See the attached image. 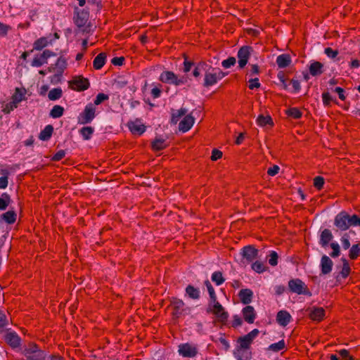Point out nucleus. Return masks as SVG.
Listing matches in <instances>:
<instances>
[{"instance_id": "nucleus-1", "label": "nucleus", "mask_w": 360, "mask_h": 360, "mask_svg": "<svg viewBox=\"0 0 360 360\" xmlns=\"http://www.w3.org/2000/svg\"><path fill=\"white\" fill-rule=\"evenodd\" d=\"M334 224L341 231H346L350 226H360V217L356 214L349 216L346 212H341L336 215Z\"/></svg>"}, {"instance_id": "nucleus-2", "label": "nucleus", "mask_w": 360, "mask_h": 360, "mask_svg": "<svg viewBox=\"0 0 360 360\" xmlns=\"http://www.w3.org/2000/svg\"><path fill=\"white\" fill-rule=\"evenodd\" d=\"M205 72L203 82L205 87H210L216 84L219 80H221L227 75L221 70L212 68L209 65Z\"/></svg>"}, {"instance_id": "nucleus-3", "label": "nucleus", "mask_w": 360, "mask_h": 360, "mask_svg": "<svg viewBox=\"0 0 360 360\" xmlns=\"http://www.w3.org/2000/svg\"><path fill=\"white\" fill-rule=\"evenodd\" d=\"M22 354L27 360H45V354L39 346L34 342H30L23 349Z\"/></svg>"}, {"instance_id": "nucleus-4", "label": "nucleus", "mask_w": 360, "mask_h": 360, "mask_svg": "<svg viewBox=\"0 0 360 360\" xmlns=\"http://www.w3.org/2000/svg\"><path fill=\"white\" fill-rule=\"evenodd\" d=\"M160 81L163 83L173 84L174 86H180L187 82V77L185 76L178 77L172 71H163L159 78Z\"/></svg>"}, {"instance_id": "nucleus-5", "label": "nucleus", "mask_w": 360, "mask_h": 360, "mask_svg": "<svg viewBox=\"0 0 360 360\" xmlns=\"http://www.w3.org/2000/svg\"><path fill=\"white\" fill-rule=\"evenodd\" d=\"M288 288L290 292L297 295H311L307 285L299 278H293L288 281Z\"/></svg>"}, {"instance_id": "nucleus-6", "label": "nucleus", "mask_w": 360, "mask_h": 360, "mask_svg": "<svg viewBox=\"0 0 360 360\" xmlns=\"http://www.w3.org/2000/svg\"><path fill=\"white\" fill-rule=\"evenodd\" d=\"M96 108L92 103L85 106L82 112L78 117V122L82 124L90 123L95 117Z\"/></svg>"}, {"instance_id": "nucleus-7", "label": "nucleus", "mask_w": 360, "mask_h": 360, "mask_svg": "<svg viewBox=\"0 0 360 360\" xmlns=\"http://www.w3.org/2000/svg\"><path fill=\"white\" fill-rule=\"evenodd\" d=\"M70 88L77 91H82L90 86L89 81L82 76H76L69 82Z\"/></svg>"}, {"instance_id": "nucleus-8", "label": "nucleus", "mask_w": 360, "mask_h": 360, "mask_svg": "<svg viewBox=\"0 0 360 360\" xmlns=\"http://www.w3.org/2000/svg\"><path fill=\"white\" fill-rule=\"evenodd\" d=\"M252 51L253 49L250 46H243L239 49L237 57L238 59V68L240 69H243L245 67Z\"/></svg>"}, {"instance_id": "nucleus-9", "label": "nucleus", "mask_w": 360, "mask_h": 360, "mask_svg": "<svg viewBox=\"0 0 360 360\" xmlns=\"http://www.w3.org/2000/svg\"><path fill=\"white\" fill-rule=\"evenodd\" d=\"M178 352L183 357L193 358L198 354V348L190 343H183L179 345Z\"/></svg>"}, {"instance_id": "nucleus-10", "label": "nucleus", "mask_w": 360, "mask_h": 360, "mask_svg": "<svg viewBox=\"0 0 360 360\" xmlns=\"http://www.w3.org/2000/svg\"><path fill=\"white\" fill-rule=\"evenodd\" d=\"M259 331L258 329H253L247 335L240 337L238 339V342L242 349H248L252 344L253 340L259 335Z\"/></svg>"}, {"instance_id": "nucleus-11", "label": "nucleus", "mask_w": 360, "mask_h": 360, "mask_svg": "<svg viewBox=\"0 0 360 360\" xmlns=\"http://www.w3.org/2000/svg\"><path fill=\"white\" fill-rule=\"evenodd\" d=\"M55 56V53L50 50H44L41 54L34 56L32 61V66L41 67L44 64L47 63V60L51 56Z\"/></svg>"}, {"instance_id": "nucleus-12", "label": "nucleus", "mask_w": 360, "mask_h": 360, "mask_svg": "<svg viewBox=\"0 0 360 360\" xmlns=\"http://www.w3.org/2000/svg\"><path fill=\"white\" fill-rule=\"evenodd\" d=\"M209 311L214 314L223 324L228 320L229 314L219 302L212 304V309Z\"/></svg>"}, {"instance_id": "nucleus-13", "label": "nucleus", "mask_w": 360, "mask_h": 360, "mask_svg": "<svg viewBox=\"0 0 360 360\" xmlns=\"http://www.w3.org/2000/svg\"><path fill=\"white\" fill-rule=\"evenodd\" d=\"M241 255L247 262L251 263L257 258L258 250L252 245H247L243 248Z\"/></svg>"}, {"instance_id": "nucleus-14", "label": "nucleus", "mask_w": 360, "mask_h": 360, "mask_svg": "<svg viewBox=\"0 0 360 360\" xmlns=\"http://www.w3.org/2000/svg\"><path fill=\"white\" fill-rule=\"evenodd\" d=\"M242 314L244 321L249 324L255 322L257 317V313L252 306L247 305L242 309Z\"/></svg>"}, {"instance_id": "nucleus-15", "label": "nucleus", "mask_w": 360, "mask_h": 360, "mask_svg": "<svg viewBox=\"0 0 360 360\" xmlns=\"http://www.w3.org/2000/svg\"><path fill=\"white\" fill-rule=\"evenodd\" d=\"M5 341L12 348H18L20 346L21 339L15 332L7 333L5 335Z\"/></svg>"}, {"instance_id": "nucleus-16", "label": "nucleus", "mask_w": 360, "mask_h": 360, "mask_svg": "<svg viewBox=\"0 0 360 360\" xmlns=\"http://www.w3.org/2000/svg\"><path fill=\"white\" fill-rule=\"evenodd\" d=\"M195 119L191 115H186L179 124V129L182 132L188 131L193 125Z\"/></svg>"}, {"instance_id": "nucleus-17", "label": "nucleus", "mask_w": 360, "mask_h": 360, "mask_svg": "<svg viewBox=\"0 0 360 360\" xmlns=\"http://www.w3.org/2000/svg\"><path fill=\"white\" fill-rule=\"evenodd\" d=\"M333 262L326 255H323L321 259L320 267L323 274H328L333 269Z\"/></svg>"}, {"instance_id": "nucleus-18", "label": "nucleus", "mask_w": 360, "mask_h": 360, "mask_svg": "<svg viewBox=\"0 0 360 360\" xmlns=\"http://www.w3.org/2000/svg\"><path fill=\"white\" fill-rule=\"evenodd\" d=\"M291 315L285 310H281L277 313L276 321L281 326H286L291 321Z\"/></svg>"}, {"instance_id": "nucleus-19", "label": "nucleus", "mask_w": 360, "mask_h": 360, "mask_svg": "<svg viewBox=\"0 0 360 360\" xmlns=\"http://www.w3.org/2000/svg\"><path fill=\"white\" fill-rule=\"evenodd\" d=\"M27 93V91L25 87H16L14 90L13 94L11 96V99L18 105L21 101L27 100L25 96Z\"/></svg>"}, {"instance_id": "nucleus-20", "label": "nucleus", "mask_w": 360, "mask_h": 360, "mask_svg": "<svg viewBox=\"0 0 360 360\" xmlns=\"http://www.w3.org/2000/svg\"><path fill=\"white\" fill-rule=\"evenodd\" d=\"M184 305L185 304L181 300L174 298L171 302L173 316L178 318L182 314Z\"/></svg>"}, {"instance_id": "nucleus-21", "label": "nucleus", "mask_w": 360, "mask_h": 360, "mask_svg": "<svg viewBox=\"0 0 360 360\" xmlns=\"http://www.w3.org/2000/svg\"><path fill=\"white\" fill-rule=\"evenodd\" d=\"M309 316L312 321L320 322L325 317V310L323 307H313Z\"/></svg>"}, {"instance_id": "nucleus-22", "label": "nucleus", "mask_w": 360, "mask_h": 360, "mask_svg": "<svg viewBox=\"0 0 360 360\" xmlns=\"http://www.w3.org/2000/svg\"><path fill=\"white\" fill-rule=\"evenodd\" d=\"M89 20V13L84 10L78 12L77 15L75 17V25L81 28L85 26L86 23Z\"/></svg>"}, {"instance_id": "nucleus-23", "label": "nucleus", "mask_w": 360, "mask_h": 360, "mask_svg": "<svg viewBox=\"0 0 360 360\" xmlns=\"http://www.w3.org/2000/svg\"><path fill=\"white\" fill-rule=\"evenodd\" d=\"M129 129L130 131L133 134L136 135H141L143 134L146 131V127L144 124H141L140 122L136 121V122H131L128 124Z\"/></svg>"}, {"instance_id": "nucleus-24", "label": "nucleus", "mask_w": 360, "mask_h": 360, "mask_svg": "<svg viewBox=\"0 0 360 360\" xmlns=\"http://www.w3.org/2000/svg\"><path fill=\"white\" fill-rule=\"evenodd\" d=\"M276 62L279 68H285L291 64L292 58L289 54L283 53L277 56Z\"/></svg>"}, {"instance_id": "nucleus-25", "label": "nucleus", "mask_w": 360, "mask_h": 360, "mask_svg": "<svg viewBox=\"0 0 360 360\" xmlns=\"http://www.w3.org/2000/svg\"><path fill=\"white\" fill-rule=\"evenodd\" d=\"M238 296L243 304L248 305L252 300L253 292L248 288L242 289L239 292Z\"/></svg>"}, {"instance_id": "nucleus-26", "label": "nucleus", "mask_w": 360, "mask_h": 360, "mask_svg": "<svg viewBox=\"0 0 360 360\" xmlns=\"http://www.w3.org/2000/svg\"><path fill=\"white\" fill-rule=\"evenodd\" d=\"M309 70L313 77L321 75L323 72V65L319 61L312 62L309 67Z\"/></svg>"}, {"instance_id": "nucleus-27", "label": "nucleus", "mask_w": 360, "mask_h": 360, "mask_svg": "<svg viewBox=\"0 0 360 360\" xmlns=\"http://www.w3.org/2000/svg\"><path fill=\"white\" fill-rule=\"evenodd\" d=\"M333 236L330 230L325 229L320 235L319 244L321 247H326L330 241L333 239Z\"/></svg>"}, {"instance_id": "nucleus-28", "label": "nucleus", "mask_w": 360, "mask_h": 360, "mask_svg": "<svg viewBox=\"0 0 360 360\" xmlns=\"http://www.w3.org/2000/svg\"><path fill=\"white\" fill-rule=\"evenodd\" d=\"M107 55L105 53H100L96 56L93 61L94 68L96 70L101 69L105 64Z\"/></svg>"}, {"instance_id": "nucleus-29", "label": "nucleus", "mask_w": 360, "mask_h": 360, "mask_svg": "<svg viewBox=\"0 0 360 360\" xmlns=\"http://www.w3.org/2000/svg\"><path fill=\"white\" fill-rule=\"evenodd\" d=\"M49 44H51V40H49L46 37H42L34 41L33 44V49L41 51L46 47Z\"/></svg>"}, {"instance_id": "nucleus-30", "label": "nucleus", "mask_w": 360, "mask_h": 360, "mask_svg": "<svg viewBox=\"0 0 360 360\" xmlns=\"http://www.w3.org/2000/svg\"><path fill=\"white\" fill-rule=\"evenodd\" d=\"M167 147L166 140L162 138H155L151 142V148L154 151L162 150Z\"/></svg>"}, {"instance_id": "nucleus-31", "label": "nucleus", "mask_w": 360, "mask_h": 360, "mask_svg": "<svg viewBox=\"0 0 360 360\" xmlns=\"http://www.w3.org/2000/svg\"><path fill=\"white\" fill-rule=\"evenodd\" d=\"M186 294L193 300H198L200 297V291L198 288H195L192 285H188L186 286Z\"/></svg>"}, {"instance_id": "nucleus-32", "label": "nucleus", "mask_w": 360, "mask_h": 360, "mask_svg": "<svg viewBox=\"0 0 360 360\" xmlns=\"http://www.w3.org/2000/svg\"><path fill=\"white\" fill-rule=\"evenodd\" d=\"M187 110L184 108H181L179 110H172L171 122L176 124L183 116H186Z\"/></svg>"}, {"instance_id": "nucleus-33", "label": "nucleus", "mask_w": 360, "mask_h": 360, "mask_svg": "<svg viewBox=\"0 0 360 360\" xmlns=\"http://www.w3.org/2000/svg\"><path fill=\"white\" fill-rule=\"evenodd\" d=\"M53 127L51 124L46 125L39 135V139L42 141H48L52 136Z\"/></svg>"}, {"instance_id": "nucleus-34", "label": "nucleus", "mask_w": 360, "mask_h": 360, "mask_svg": "<svg viewBox=\"0 0 360 360\" xmlns=\"http://www.w3.org/2000/svg\"><path fill=\"white\" fill-rule=\"evenodd\" d=\"M342 270L339 273V275L337 276L338 279L340 277H341L342 278H347L351 272V269H350L349 264L348 261L346 259L342 258Z\"/></svg>"}, {"instance_id": "nucleus-35", "label": "nucleus", "mask_w": 360, "mask_h": 360, "mask_svg": "<svg viewBox=\"0 0 360 360\" xmlns=\"http://www.w3.org/2000/svg\"><path fill=\"white\" fill-rule=\"evenodd\" d=\"M16 217V213L13 210H9L1 215L2 219L8 224L15 223Z\"/></svg>"}, {"instance_id": "nucleus-36", "label": "nucleus", "mask_w": 360, "mask_h": 360, "mask_svg": "<svg viewBox=\"0 0 360 360\" xmlns=\"http://www.w3.org/2000/svg\"><path fill=\"white\" fill-rule=\"evenodd\" d=\"M63 96V91L60 87L54 88L49 91L48 98L50 101H56L60 98Z\"/></svg>"}, {"instance_id": "nucleus-37", "label": "nucleus", "mask_w": 360, "mask_h": 360, "mask_svg": "<svg viewBox=\"0 0 360 360\" xmlns=\"http://www.w3.org/2000/svg\"><path fill=\"white\" fill-rule=\"evenodd\" d=\"M63 113H64L63 107H62L59 105H56L51 110L49 115L53 118H59L63 116Z\"/></svg>"}, {"instance_id": "nucleus-38", "label": "nucleus", "mask_w": 360, "mask_h": 360, "mask_svg": "<svg viewBox=\"0 0 360 360\" xmlns=\"http://www.w3.org/2000/svg\"><path fill=\"white\" fill-rule=\"evenodd\" d=\"M324 53L330 59L334 61H340V58L338 57L339 54V51L338 50H334L330 47H326L324 49Z\"/></svg>"}, {"instance_id": "nucleus-39", "label": "nucleus", "mask_w": 360, "mask_h": 360, "mask_svg": "<svg viewBox=\"0 0 360 360\" xmlns=\"http://www.w3.org/2000/svg\"><path fill=\"white\" fill-rule=\"evenodd\" d=\"M257 123L258 125L261 127H264L268 124L271 125L273 124L272 119L270 116H264L263 115H260L257 118Z\"/></svg>"}, {"instance_id": "nucleus-40", "label": "nucleus", "mask_w": 360, "mask_h": 360, "mask_svg": "<svg viewBox=\"0 0 360 360\" xmlns=\"http://www.w3.org/2000/svg\"><path fill=\"white\" fill-rule=\"evenodd\" d=\"M0 173L4 175L3 176L0 177V188L4 189L8 186L9 172L7 169H2L0 170Z\"/></svg>"}, {"instance_id": "nucleus-41", "label": "nucleus", "mask_w": 360, "mask_h": 360, "mask_svg": "<svg viewBox=\"0 0 360 360\" xmlns=\"http://www.w3.org/2000/svg\"><path fill=\"white\" fill-rule=\"evenodd\" d=\"M208 67V64L205 62L201 61L197 63L193 71V75L195 77H198L200 75L201 71H205L206 68Z\"/></svg>"}, {"instance_id": "nucleus-42", "label": "nucleus", "mask_w": 360, "mask_h": 360, "mask_svg": "<svg viewBox=\"0 0 360 360\" xmlns=\"http://www.w3.org/2000/svg\"><path fill=\"white\" fill-rule=\"evenodd\" d=\"M10 202H11L10 195L6 193H2L1 196L0 197V210H5L6 209V207L8 206V205L10 204Z\"/></svg>"}, {"instance_id": "nucleus-43", "label": "nucleus", "mask_w": 360, "mask_h": 360, "mask_svg": "<svg viewBox=\"0 0 360 360\" xmlns=\"http://www.w3.org/2000/svg\"><path fill=\"white\" fill-rule=\"evenodd\" d=\"M285 347V343L284 340H281L278 342L273 343L270 345L268 347V350L272 351L274 352H278L281 350H283Z\"/></svg>"}, {"instance_id": "nucleus-44", "label": "nucleus", "mask_w": 360, "mask_h": 360, "mask_svg": "<svg viewBox=\"0 0 360 360\" xmlns=\"http://www.w3.org/2000/svg\"><path fill=\"white\" fill-rule=\"evenodd\" d=\"M211 278L217 285H220L225 281V278H224L222 273L219 271L212 273Z\"/></svg>"}, {"instance_id": "nucleus-45", "label": "nucleus", "mask_w": 360, "mask_h": 360, "mask_svg": "<svg viewBox=\"0 0 360 360\" xmlns=\"http://www.w3.org/2000/svg\"><path fill=\"white\" fill-rule=\"evenodd\" d=\"M360 255V245H353L349 250V257L351 259H356Z\"/></svg>"}, {"instance_id": "nucleus-46", "label": "nucleus", "mask_w": 360, "mask_h": 360, "mask_svg": "<svg viewBox=\"0 0 360 360\" xmlns=\"http://www.w3.org/2000/svg\"><path fill=\"white\" fill-rule=\"evenodd\" d=\"M79 132L84 140H89L94 133V128L91 127H84L79 130Z\"/></svg>"}, {"instance_id": "nucleus-47", "label": "nucleus", "mask_w": 360, "mask_h": 360, "mask_svg": "<svg viewBox=\"0 0 360 360\" xmlns=\"http://www.w3.org/2000/svg\"><path fill=\"white\" fill-rule=\"evenodd\" d=\"M252 269L257 273L261 274L264 272L267 267L260 261H256L252 264Z\"/></svg>"}, {"instance_id": "nucleus-48", "label": "nucleus", "mask_w": 360, "mask_h": 360, "mask_svg": "<svg viewBox=\"0 0 360 360\" xmlns=\"http://www.w3.org/2000/svg\"><path fill=\"white\" fill-rule=\"evenodd\" d=\"M288 116L293 119H300L302 113L297 108H290L286 110Z\"/></svg>"}, {"instance_id": "nucleus-49", "label": "nucleus", "mask_w": 360, "mask_h": 360, "mask_svg": "<svg viewBox=\"0 0 360 360\" xmlns=\"http://www.w3.org/2000/svg\"><path fill=\"white\" fill-rule=\"evenodd\" d=\"M18 105L15 103L13 100L6 103L2 111L4 114H9L14 109L17 108Z\"/></svg>"}, {"instance_id": "nucleus-50", "label": "nucleus", "mask_w": 360, "mask_h": 360, "mask_svg": "<svg viewBox=\"0 0 360 360\" xmlns=\"http://www.w3.org/2000/svg\"><path fill=\"white\" fill-rule=\"evenodd\" d=\"M324 178L321 176H317L314 179V186L318 190L321 191L324 185Z\"/></svg>"}, {"instance_id": "nucleus-51", "label": "nucleus", "mask_w": 360, "mask_h": 360, "mask_svg": "<svg viewBox=\"0 0 360 360\" xmlns=\"http://www.w3.org/2000/svg\"><path fill=\"white\" fill-rule=\"evenodd\" d=\"M236 58H234L233 56H230L227 59L224 60L221 62V65L223 68L227 69V68H230L231 66H233L236 64Z\"/></svg>"}, {"instance_id": "nucleus-52", "label": "nucleus", "mask_w": 360, "mask_h": 360, "mask_svg": "<svg viewBox=\"0 0 360 360\" xmlns=\"http://www.w3.org/2000/svg\"><path fill=\"white\" fill-rule=\"evenodd\" d=\"M269 257V264L272 266H276L278 264V255L277 252L272 250L270 252Z\"/></svg>"}, {"instance_id": "nucleus-53", "label": "nucleus", "mask_w": 360, "mask_h": 360, "mask_svg": "<svg viewBox=\"0 0 360 360\" xmlns=\"http://www.w3.org/2000/svg\"><path fill=\"white\" fill-rule=\"evenodd\" d=\"M330 248L333 249V252L330 254L331 257H338L340 254V245L338 243H331Z\"/></svg>"}, {"instance_id": "nucleus-54", "label": "nucleus", "mask_w": 360, "mask_h": 360, "mask_svg": "<svg viewBox=\"0 0 360 360\" xmlns=\"http://www.w3.org/2000/svg\"><path fill=\"white\" fill-rule=\"evenodd\" d=\"M343 249L347 250L350 247L349 236V233H345L340 239Z\"/></svg>"}, {"instance_id": "nucleus-55", "label": "nucleus", "mask_w": 360, "mask_h": 360, "mask_svg": "<svg viewBox=\"0 0 360 360\" xmlns=\"http://www.w3.org/2000/svg\"><path fill=\"white\" fill-rule=\"evenodd\" d=\"M108 98H109L108 95L105 94L103 93H99L97 94V96L94 100V104L96 105H98L103 101L108 100Z\"/></svg>"}, {"instance_id": "nucleus-56", "label": "nucleus", "mask_w": 360, "mask_h": 360, "mask_svg": "<svg viewBox=\"0 0 360 360\" xmlns=\"http://www.w3.org/2000/svg\"><path fill=\"white\" fill-rule=\"evenodd\" d=\"M340 356L342 357V360H354V358L349 355V352L347 349H342L338 352Z\"/></svg>"}, {"instance_id": "nucleus-57", "label": "nucleus", "mask_w": 360, "mask_h": 360, "mask_svg": "<svg viewBox=\"0 0 360 360\" xmlns=\"http://www.w3.org/2000/svg\"><path fill=\"white\" fill-rule=\"evenodd\" d=\"M249 85L248 87L250 89L252 90L254 89H259L261 86L259 79L255 77L254 79H250L248 81Z\"/></svg>"}, {"instance_id": "nucleus-58", "label": "nucleus", "mask_w": 360, "mask_h": 360, "mask_svg": "<svg viewBox=\"0 0 360 360\" xmlns=\"http://www.w3.org/2000/svg\"><path fill=\"white\" fill-rule=\"evenodd\" d=\"M323 103L325 106L330 105V102L333 101L332 96L328 92H323L322 94Z\"/></svg>"}, {"instance_id": "nucleus-59", "label": "nucleus", "mask_w": 360, "mask_h": 360, "mask_svg": "<svg viewBox=\"0 0 360 360\" xmlns=\"http://www.w3.org/2000/svg\"><path fill=\"white\" fill-rule=\"evenodd\" d=\"M65 155V151L64 150H58L54 155L51 158V160L54 162L60 161L62 160Z\"/></svg>"}, {"instance_id": "nucleus-60", "label": "nucleus", "mask_w": 360, "mask_h": 360, "mask_svg": "<svg viewBox=\"0 0 360 360\" xmlns=\"http://www.w3.org/2000/svg\"><path fill=\"white\" fill-rule=\"evenodd\" d=\"M193 65V63L192 61L188 60L187 56L184 55V72L186 73L188 72Z\"/></svg>"}, {"instance_id": "nucleus-61", "label": "nucleus", "mask_w": 360, "mask_h": 360, "mask_svg": "<svg viewBox=\"0 0 360 360\" xmlns=\"http://www.w3.org/2000/svg\"><path fill=\"white\" fill-rule=\"evenodd\" d=\"M243 323V321L241 318L238 315H234L233 316V321L231 323V326L233 328H237L238 326H240Z\"/></svg>"}, {"instance_id": "nucleus-62", "label": "nucleus", "mask_w": 360, "mask_h": 360, "mask_svg": "<svg viewBox=\"0 0 360 360\" xmlns=\"http://www.w3.org/2000/svg\"><path fill=\"white\" fill-rule=\"evenodd\" d=\"M124 58L123 56L120 57H114L111 60V63L116 66H121L124 64Z\"/></svg>"}, {"instance_id": "nucleus-63", "label": "nucleus", "mask_w": 360, "mask_h": 360, "mask_svg": "<svg viewBox=\"0 0 360 360\" xmlns=\"http://www.w3.org/2000/svg\"><path fill=\"white\" fill-rule=\"evenodd\" d=\"M225 334H221V336L219 338V342L222 345L224 349L227 351L230 348L229 341L224 338Z\"/></svg>"}, {"instance_id": "nucleus-64", "label": "nucleus", "mask_w": 360, "mask_h": 360, "mask_svg": "<svg viewBox=\"0 0 360 360\" xmlns=\"http://www.w3.org/2000/svg\"><path fill=\"white\" fill-rule=\"evenodd\" d=\"M222 157V152L217 150V149H214L212 152V155H211V160H213V161H216L219 159H220Z\"/></svg>"}]
</instances>
